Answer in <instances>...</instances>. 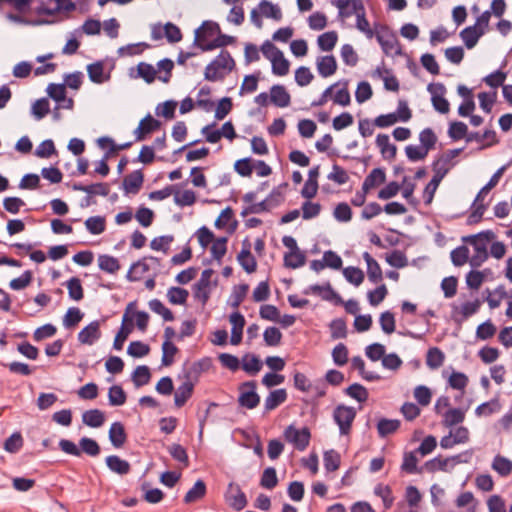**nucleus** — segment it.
I'll return each mask as SVG.
<instances>
[{
  "label": "nucleus",
  "instance_id": "nucleus-1",
  "mask_svg": "<svg viewBox=\"0 0 512 512\" xmlns=\"http://www.w3.org/2000/svg\"><path fill=\"white\" fill-rule=\"evenodd\" d=\"M495 238L494 232L491 230L482 231L475 235L463 237L464 242L469 243L474 250L473 255L469 259L472 268L480 267L489 257L487 250L488 244Z\"/></svg>",
  "mask_w": 512,
  "mask_h": 512
},
{
  "label": "nucleus",
  "instance_id": "nucleus-2",
  "mask_svg": "<svg viewBox=\"0 0 512 512\" xmlns=\"http://www.w3.org/2000/svg\"><path fill=\"white\" fill-rule=\"evenodd\" d=\"M214 273L212 268H205L200 278L191 287L194 299L203 306L209 301L212 289L218 286V278L211 279Z\"/></svg>",
  "mask_w": 512,
  "mask_h": 512
},
{
  "label": "nucleus",
  "instance_id": "nucleus-3",
  "mask_svg": "<svg viewBox=\"0 0 512 512\" xmlns=\"http://www.w3.org/2000/svg\"><path fill=\"white\" fill-rule=\"evenodd\" d=\"M237 403L239 407L253 410L259 406L261 397L257 392V381L248 380L238 386Z\"/></svg>",
  "mask_w": 512,
  "mask_h": 512
},
{
  "label": "nucleus",
  "instance_id": "nucleus-4",
  "mask_svg": "<svg viewBox=\"0 0 512 512\" xmlns=\"http://www.w3.org/2000/svg\"><path fill=\"white\" fill-rule=\"evenodd\" d=\"M356 415L357 411L352 406L338 404L334 408L332 417L334 423L339 428V434L341 436H346L350 434Z\"/></svg>",
  "mask_w": 512,
  "mask_h": 512
},
{
  "label": "nucleus",
  "instance_id": "nucleus-5",
  "mask_svg": "<svg viewBox=\"0 0 512 512\" xmlns=\"http://www.w3.org/2000/svg\"><path fill=\"white\" fill-rule=\"evenodd\" d=\"M283 437L288 443L292 444L296 450L304 451L309 446L312 435L309 427L303 426L302 428H296L292 423L285 428Z\"/></svg>",
  "mask_w": 512,
  "mask_h": 512
},
{
  "label": "nucleus",
  "instance_id": "nucleus-6",
  "mask_svg": "<svg viewBox=\"0 0 512 512\" xmlns=\"http://www.w3.org/2000/svg\"><path fill=\"white\" fill-rule=\"evenodd\" d=\"M285 201V194H267V196L251 205H245L242 208L240 215L246 217L249 214H261L269 212L271 209L278 207Z\"/></svg>",
  "mask_w": 512,
  "mask_h": 512
},
{
  "label": "nucleus",
  "instance_id": "nucleus-7",
  "mask_svg": "<svg viewBox=\"0 0 512 512\" xmlns=\"http://www.w3.org/2000/svg\"><path fill=\"white\" fill-rule=\"evenodd\" d=\"M376 30L375 38L380 44L382 50L387 55H400L401 46L395 34L387 26L379 25Z\"/></svg>",
  "mask_w": 512,
  "mask_h": 512
},
{
  "label": "nucleus",
  "instance_id": "nucleus-8",
  "mask_svg": "<svg viewBox=\"0 0 512 512\" xmlns=\"http://www.w3.org/2000/svg\"><path fill=\"white\" fill-rule=\"evenodd\" d=\"M431 94L434 109L440 113H448V100L445 99L446 87L442 83H430L427 87Z\"/></svg>",
  "mask_w": 512,
  "mask_h": 512
},
{
  "label": "nucleus",
  "instance_id": "nucleus-9",
  "mask_svg": "<svg viewBox=\"0 0 512 512\" xmlns=\"http://www.w3.org/2000/svg\"><path fill=\"white\" fill-rule=\"evenodd\" d=\"M434 175L423 192H436L440 182L448 172V157L442 156L433 164Z\"/></svg>",
  "mask_w": 512,
  "mask_h": 512
},
{
  "label": "nucleus",
  "instance_id": "nucleus-10",
  "mask_svg": "<svg viewBox=\"0 0 512 512\" xmlns=\"http://www.w3.org/2000/svg\"><path fill=\"white\" fill-rule=\"evenodd\" d=\"M101 338L100 321L94 320L84 326L77 335V340L82 345H93Z\"/></svg>",
  "mask_w": 512,
  "mask_h": 512
},
{
  "label": "nucleus",
  "instance_id": "nucleus-11",
  "mask_svg": "<svg viewBox=\"0 0 512 512\" xmlns=\"http://www.w3.org/2000/svg\"><path fill=\"white\" fill-rule=\"evenodd\" d=\"M489 194H476L474 201L471 204V213L467 218L469 224H475L481 221L484 212L490 204L492 198L487 200Z\"/></svg>",
  "mask_w": 512,
  "mask_h": 512
},
{
  "label": "nucleus",
  "instance_id": "nucleus-12",
  "mask_svg": "<svg viewBox=\"0 0 512 512\" xmlns=\"http://www.w3.org/2000/svg\"><path fill=\"white\" fill-rule=\"evenodd\" d=\"M108 439L115 449H121L127 442L128 434L121 421H114L108 430Z\"/></svg>",
  "mask_w": 512,
  "mask_h": 512
},
{
  "label": "nucleus",
  "instance_id": "nucleus-13",
  "mask_svg": "<svg viewBox=\"0 0 512 512\" xmlns=\"http://www.w3.org/2000/svg\"><path fill=\"white\" fill-rule=\"evenodd\" d=\"M305 199L302 202L300 213L304 220H311L319 216L322 210V206L319 202H312L311 200L317 196V194H301Z\"/></svg>",
  "mask_w": 512,
  "mask_h": 512
},
{
  "label": "nucleus",
  "instance_id": "nucleus-14",
  "mask_svg": "<svg viewBox=\"0 0 512 512\" xmlns=\"http://www.w3.org/2000/svg\"><path fill=\"white\" fill-rule=\"evenodd\" d=\"M261 358L252 352H246L241 358V369L250 376H256L263 367Z\"/></svg>",
  "mask_w": 512,
  "mask_h": 512
},
{
  "label": "nucleus",
  "instance_id": "nucleus-15",
  "mask_svg": "<svg viewBox=\"0 0 512 512\" xmlns=\"http://www.w3.org/2000/svg\"><path fill=\"white\" fill-rule=\"evenodd\" d=\"M288 398L287 390L285 388H277L270 390L268 396L264 401L263 414L275 410L281 404H283Z\"/></svg>",
  "mask_w": 512,
  "mask_h": 512
},
{
  "label": "nucleus",
  "instance_id": "nucleus-16",
  "mask_svg": "<svg viewBox=\"0 0 512 512\" xmlns=\"http://www.w3.org/2000/svg\"><path fill=\"white\" fill-rule=\"evenodd\" d=\"M196 382L184 381L174 393V406L182 408L194 393Z\"/></svg>",
  "mask_w": 512,
  "mask_h": 512
},
{
  "label": "nucleus",
  "instance_id": "nucleus-17",
  "mask_svg": "<svg viewBox=\"0 0 512 512\" xmlns=\"http://www.w3.org/2000/svg\"><path fill=\"white\" fill-rule=\"evenodd\" d=\"M140 489L142 491V500L149 504H158L162 502L166 496L163 490L152 487L148 481H143L140 485Z\"/></svg>",
  "mask_w": 512,
  "mask_h": 512
},
{
  "label": "nucleus",
  "instance_id": "nucleus-18",
  "mask_svg": "<svg viewBox=\"0 0 512 512\" xmlns=\"http://www.w3.org/2000/svg\"><path fill=\"white\" fill-rule=\"evenodd\" d=\"M106 414L104 411L93 408L82 413V423L90 428H100L104 425Z\"/></svg>",
  "mask_w": 512,
  "mask_h": 512
},
{
  "label": "nucleus",
  "instance_id": "nucleus-19",
  "mask_svg": "<svg viewBox=\"0 0 512 512\" xmlns=\"http://www.w3.org/2000/svg\"><path fill=\"white\" fill-rule=\"evenodd\" d=\"M105 464L111 472L121 476L127 475L131 471L130 463L115 454L108 455L105 458Z\"/></svg>",
  "mask_w": 512,
  "mask_h": 512
},
{
  "label": "nucleus",
  "instance_id": "nucleus-20",
  "mask_svg": "<svg viewBox=\"0 0 512 512\" xmlns=\"http://www.w3.org/2000/svg\"><path fill=\"white\" fill-rule=\"evenodd\" d=\"M400 426L401 421L399 419H389L384 416L379 417L376 422L378 436L382 439L394 434Z\"/></svg>",
  "mask_w": 512,
  "mask_h": 512
},
{
  "label": "nucleus",
  "instance_id": "nucleus-21",
  "mask_svg": "<svg viewBox=\"0 0 512 512\" xmlns=\"http://www.w3.org/2000/svg\"><path fill=\"white\" fill-rule=\"evenodd\" d=\"M270 101L275 106L284 108L290 105L291 96L283 85L276 84L270 89Z\"/></svg>",
  "mask_w": 512,
  "mask_h": 512
},
{
  "label": "nucleus",
  "instance_id": "nucleus-22",
  "mask_svg": "<svg viewBox=\"0 0 512 512\" xmlns=\"http://www.w3.org/2000/svg\"><path fill=\"white\" fill-rule=\"evenodd\" d=\"M386 175L382 168H374L364 179L362 192H369L371 189L378 188L385 182Z\"/></svg>",
  "mask_w": 512,
  "mask_h": 512
},
{
  "label": "nucleus",
  "instance_id": "nucleus-23",
  "mask_svg": "<svg viewBox=\"0 0 512 512\" xmlns=\"http://www.w3.org/2000/svg\"><path fill=\"white\" fill-rule=\"evenodd\" d=\"M307 262L305 251L299 249L298 252H285L283 256V266L287 269H298Z\"/></svg>",
  "mask_w": 512,
  "mask_h": 512
},
{
  "label": "nucleus",
  "instance_id": "nucleus-24",
  "mask_svg": "<svg viewBox=\"0 0 512 512\" xmlns=\"http://www.w3.org/2000/svg\"><path fill=\"white\" fill-rule=\"evenodd\" d=\"M133 330L134 323L132 321L124 322L122 320L121 325L115 334L112 349L121 351L123 349L124 343L128 339L129 335L133 332Z\"/></svg>",
  "mask_w": 512,
  "mask_h": 512
},
{
  "label": "nucleus",
  "instance_id": "nucleus-25",
  "mask_svg": "<svg viewBox=\"0 0 512 512\" xmlns=\"http://www.w3.org/2000/svg\"><path fill=\"white\" fill-rule=\"evenodd\" d=\"M207 493V485L201 478L197 479L193 486L186 492L184 496V503L190 504L202 499Z\"/></svg>",
  "mask_w": 512,
  "mask_h": 512
},
{
  "label": "nucleus",
  "instance_id": "nucleus-26",
  "mask_svg": "<svg viewBox=\"0 0 512 512\" xmlns=\"http://www.w3.org/2000/svg\"><path fill=\"white\" fill-rule=\"evenodd\" d=\"M68 290V297L73 301H81L84 298V288L82 286V281L77 276H72L68 280H66L63 284Z\"/></svg>",
  "mask_w": 512,
  "mask_h": 512
},
{
  "label": "nucleus",
  "instance_id": "nucleus-27",
  "mask_svg": "<svg viewBox=\"0 0 512 512\" xmlns=\"http://www.w3.org/2000/svg\"><path fill=\"white\" fill-rule=\"evenodd\" d=\"M249 285L247 283L236 284L232 288V293L227 300V305L233 309H238L247 296Z\"/></svg>",
  "mask_w": 512,
  "mask_h": 512
},
{
  "label": "nucleus",
  "instance_id": "nucleus-28",
  "mask_svg": "<svg viewBox=\"0 0 512 512\" xmlns=\"http://www.w3.org/2000/svg\"><path fill=\"white\" fill-rule=\"evenodd\" d=\"M131 381L133 382L136 388H140L144 385H147L152 377L151 369L147 365H138L131 372Z\"/></svg>",
  "mask_w": 512,
  "mask_h": 512
},
{
  "label": "nucleus",
  "instance_id": "nucleus-29",
  "mask_svg": "<svg viewBox=\"0 0 512 512\" xmlns=\"http://www.w3.org/2000/svg\"><path fill=\"white\" fill-rule=\"evenodd\" d=\"M97 262L99 269L108 274H116L121 269L118 258L109 254H100Z\"/></svg>",
  "mask_w": 512,
  "mask_h": 512
},
{
  "label": "nucleus",
  "instance_id": "nucleus-30",
  "mask_svg": "<svg viewBox=\"0 0 512 512\" xmlns=\"http://www.w3.org/2000/svg\"><path fill=\"white\" fill-rule=\"evenodd\" d=\"M484 34L483 29L474 25L466 27L460 33V37L468 49L476 46L481 36Z\"/></svg>",
  "mask_w": 512,
  "mask_h": 512
},
{
  "label": "nucleus",
  "instance_id": "nucleus-31",
  "mask_svg": "<svg viewBox=\"0 0 512 512\" xmlns=\"http://www.w3.org/2000/svg\"><path fill=\"white\" fill-rule=\"evenodd\" d=\"M317 70L318 73L327 78L333 75L337 70V62L333 55H327L319 57L317 60Z\"/></svg>",
  "mask_w": 512,
  "mask_h": 512
},
{
  "label": "nucleus",
  "instance_id": "nucleus-32",
  "mask_svg": "<svg viewBox=\"0 0 512 512\" xmlns=\"http://www.w3.org/2000/svg\"><path fill=\"white\" fill-rule=\"evenodd\" d=\"M166 297L171 305L184 306L187 304L189 291L180 286H171L167 290Z\"/></svg>",
  "mask_w": 512,
  "mask_h": 512
},
{
  "label": "nucleus",
  "instance_id": "nucleus-33",
  "mask_svg": "<svg viewBox=\"0 0 512 512\" xmlns=\"http://www.w3.org/2000/svg\"><path fill=\"white\" fill-rule=\"evenodd\" d=\"M107 397L108 404L112 407L122 406L127 401V393L120 384H113L110 386Z\"/></svg>",
  "mask_w": 512,
  "mask_h": 512
},
{
  "label": "nucleus",
  "instance_id": "nucleus-34",
  "mask_svg": "<svg viewBox=\"0 0 512 512\" xmlns=\"http://www.w3.org/2000/svg\"><path fill=\"white\" fill-rule=\"evenodd\" d=\"M418 452L416 450L405 452L403 455V462L401 464V470L408 474H418L421 473L424 469V465L422 467H418V458L416 456Z\"/></svg>",
  "mask_w": 512,
  "mask_h": 512
},
{
  "label": "nucleus",
  "instance_id": "nucleus-35",
  "mask_svg": "<svg viewBox=\"0 0 512 512\" xmlns=\"http://www.w3.org/2000/svg\"><path fill=\"white\" fill-rule=\"evenodd\" d=\"M143 178L144 176L141 170H135L124 177L120 188L125 192H131L132 190L137 191L142 187Z\"/></svg>",
  "mask_w": 512,
  "mask_h": 512
},
{
  "label": "nucleus",
  "instance_id": "nucleus-36",
  "mask_svg": "<svg viewBox=\"0 0 512 512\" xmlns=\"http://www.w3.org/2000/svg\"><path fill=\"white\" fill-rule=\"evenodd\" d=\"M343 393L359 403H364L369 398L368 389L358 382H354L347 386L343 390Z\"/></svg>",
  "mask_w": 512,
  "mask_h": 512
},
{
  "label": "nucleus",
  "instance_id": "nucleus-37",
  "mask_svg": "<svg viewBox=\"0 0 512 512\" xmlns=\"http://www.w3.org/2000/svg\"><path fill=\"white\" fill-rule=\"evenodd\" d=\"M84 313L80 308L69 307L62 318V325L65 329H74L83 319Z\"/></svg>",
  "mask_w": 512,
  "mask_h": 512
},
{
  "label": "nucleus",
  "instance_id": "nucleus-38",
  "mask_svg": "<svg viewBox=\"0 0 512 512\" xmlns=\"http://www.w3.org/2000/svg\"><path fill=\"white\" fill-rule=\"evenodd\" d=\"M82 453L90 457H97L101 453V447L95 439L83 436L79 440V456Z\"/></svg>",
  "mask_w": 512,
  "mask_h": 512
},
{
  "label": "nucleus",
  "instance_id": "nucleus-39",
  "mask_svg": "<svg viewBox=\"0 0 512 512\" xmlns=\"http://www.w3.org/2000/svg\"><path fill=\"white\" fill-rule=\"evenodd\" d=\"M351 366L353 369L357 370L359 375L368 382L380 381L382 377L374 372L365 370V362L361 356H354L351 359Z\"/></svg>",
  "mask_w": 512,
  "mask_h": 512
},
{
  "label": "nucleus",
  "instance_id": "nucleus-40",
  "mask_svg": "<svg viewBox=\"0 0 512 512\" xmlns=\"http://www.w3.org/2000/svg\"><path fill=\"white\" fill-rule=\"evenodd\" d=\"M332 216L339 223H348L352 220L353 210L349 203L342 201L334 206Z\"/></svg>",
  "mask_w": 512,
  "mask_h": 512
},
{
  "label": "nucleus",
  "instance_id": "nucleus-41",
  "mask_svg": "<svg viewBox=\"0 0 512 512\" xmlns=\"http://www.w3.org/2000/svg\"><path fill=\"white\" fill-rule=\"evenodd\" d=\"M342 273L345 280L355 287H359L365 279L364 271L357 266H347L342 269Z\"/></svg>",
  "mask_w": 512,
  "mask_h": 512
},
{
  "label": "nucleus",
  "instance_id": "nucleus-42",
  "mask_svg": "<svg viewBox=\"0 0 512 512\" xmlns=\"http://www.w3.org/2000/svg\"><path fill=\"white\" fill-rule=\"evenodd\" d=\"M385 261L388 265L395 269L405 268L409 264L405 252L399 249H394L389 253H386Z\"/></svg>",
  "mask_w": 512,
  "mask_h": 512
},
{
  "label": "nucleus",
  "instance_id": "nucleus-43",
  "mask_svg": "<svg viewBox=\"0 0 512 512\" xmlns=\"http://www.w3.org/2000/svg\"><path fill=\"white\" fill-rule=\"evenodd\" d=\"M228 240V236H219L211 245L210 253L212 259H215L218 264H221L223 257L227 253Z\"/></svg>",
  "mask_w": 512,
  "mask_h": 512
},
{
  "label": "nucleus",
  "instance_id": "nucleus-44",
  "mask_svg": "<svg viewBox=\"0 0 512 512\" xmlns=\"http://www.w3.org/2000/svg\"><path fill=\"white\" fill-rule=\"evenodd\" d=\"M84 225L90 234L99 235L106 229V218L101 215L90 216L85 220Z\"/></svg>",
  "mask_w": 512,
  "mask_h": 512
},
{
  "label": "nucleus",
  "instance_id": "nucleus-45",
  "mask_svg": "<svg viewBox=\"0 0 512 512\" xmlns=\"http://www.w3.org/2000/svg\"><path fill=\"white\" fill-rule=\"evenodd\" d=\"M278 483L279 480L275 467L268 466L264 468L260 477L259 485L264 489L272 490L278 485Z\"/></svg>",
  "mask_w": 512,
  "mask_h": 512
},
{
  "label": "nucleus",
  "instance_id": "nucleus-46",
  "mask_svg": "<svg viewBox=\"0 0 512 512\" xmlns=\"http://www.w3.org/2000/svg\"><path fill=\"white\" fill-rule=\"evenodd\" d=\"M379 325L386 335H391L396 331L395 314L390 310H385L379 315Z\"/></svg>",
  "mask_w": 512,
  "mask_h": 512
},
{
  "label": "nucleus",
  "instance_id": "nucleus-47",
  "mask_svg": "<svg viewBox=\"0 0 512 512\" xmlns=\"http://www.w3.org/2000/svg\"><path fill=\"white\" fill-rule=\"evenodd\" d=\"M318 296H320L322 300L331 302L335 306L341 303V295L333 288L329 281L320 284Z\"/></svg>",
  "mask_w": 512,
  "mask_h": 512
},
{
  "label": "nucleus",
  "instance_id": "nucleus-48",
  "mask_svg": "<svg viewBox=\"0 0 512 512\" xmlns=\"http://www.w3.org/2000/svg\"><path fill=\"white\" fill-rule=\"evenodd\" d=\"M23 436L20 431H14L3 442V449L11 454H15L23 447Z\"/></svg>",
  "mask_w": 512,
  "mask_h": 512
},
{
  "label": "nucleus",
  "instance_id": "nucleus-49",
  "mask_svg": "<svg viewBox=\"0 0 512 512\" xmlns=\"http://www.w3.org/2000/svg\"><path fill=\"white\" fill-rule=\"evenodd\" d=\"M150 345L141 340L131 341L127 347V354L135 359H140L150 353Z\"/></svg>",
  "mask_w": 512,
  "mask_h": 512
},
{
  "label": "nucleus",
  "instance_id": "nucleus-50",
  "mask_svg": "<svg viewBox=\"0 0 512 512\" xmlns=\"http://www.w3.org/2000/svg\"><path fill=\"white\" fill-rule=\"evenodd\" d=\"M324 468L327 472H334L339 469L341 455L334 449L326 450L323 453Z\"/></svg>",
  "mask_w": 512,
  "mask_h": 512
},
{
  "label": "nucleus",
  "instance_id": "nucleus-51",
  "mask_svg": "<svg viewBox=\"0 0 512 512\" xmlns=\"http://www.w3.org/2000/svg\"><path fill=\"white\" fill-rule=\"evenodd\" d=\"M373 492L376 496L382 499L385 510H388L392 507L395 498L392 494V489L389 485H383L382 483H378L374 487Z\"/></svg>",
  "mask_w": 512,
  "mask_h": 512
},
{
  "label": "nucleus",
  "instance_id": "nucleus-52",
  "mask_svg": "<svg viewBox=\"0 0 512 512\" xmlns=\"http://www.w3.org/2000/svg\"><path fill=\"white\" fill-rule=\"evenodd\" d=\"M376 144L380 148L381 154L384 158L389 159L395 157L397 148L394 144L390 143V139L387 134H378Z\"/></svg>",
  "mask_w": 512,
  "mask_h": 512
},
{
  "label": "nucleus",
  "instance_id": "nucleus-53",
  "mask_svg": "<svg viewBox=\"0 0 512 512\" xmlns=\"http://www.w3.org/2000/svg\"><path fill=\"white\" fill-rule=\"evenodd\" d=\"M133 216L142 227L147 228L152 225L155 218V213L151 208L142 204L137 208Z\"/></svg>",
  "mask_w": 512,
  "mask_h": 512
},
{
  "label": "nucleus",
  "instance_id": "nucleus-54",
  "mask_svg": "<svg viewBox=\"0 0 512 512\" xmlns=\"http://www.w3.org/2000/svg\"><path fill=\"white\" fill-rule=\"evenodd\" d=\"M283 334L276 326H269L263 332V341L268 347H277L281 344Z\"/></svg>",
  "mask_w": 512,
  "mask_h": 512
},
{
  "label": "nucleus",
  "instance_id": "nucleus-55",
  "mask_svg": "<svg viewBox=\"0 0 512 512\" xmlns=\"http://www.w3.org/2000/svg\"><path fill=\"white\" fill-rule=\"evenodd\" d=\"M33 279V272L31 270H25L19 277L10 280L9 288L14 291L24 290L31 285Z\"/></svg>",
  "mask_w": 512,
  "mask_h": 512
},
{
  "label": "nucleus",
  "instance_id": "nucleus-56",
  "mask_svg": "<svg viewBox=\"0 0 512 512\" xmlns=\"http://www.w3.org/2000/svg\"><path fill=\"white\" fill-rule=\"evenodd\" d=\"M445 354L438 347H430L426 354V365L430 369L439 368L444 362Z\"/></svg>",
  "mask_w": 512,
  "mask_h": 512
},
{
  "label": "nucleus",
  "instance_id": "nucleus-57",
  "mask_svg": "<svg viewBox=\"0 0 512 512\" xmlns=\"http://www.w3.org/2000/svg\"><path fill=\"white\" fill-rule=\"evenodd\" d=\"M492 469L495 470L500 476L506 477L512 472V461L498 454L493 459Z\"/></svg>",
  "mask_w": 512,
  "mask_h": 512
},
{
  "label": "nucleus",
  "instance_id": "nucleus-58",
  "mask_svg": "<svg viewBox=\"0 0 512 512\" xmlns=\"http://www.w3.org/2000/svg\"><path fill=\"white\" fill-rule=\"evenodd\" d=\"M278 53L279 54L276 53V56L270 60L272 63V72L277 76H285L289 72L290 63L284 57L283 52Z\"/></svg>",
  "mask_w": 512,
  "mask_h": 512
},
{
  "label": "nucleus",
  "instance_id": "nucleus-59",
  "mask_svg": "<svg viewBox=\"0 0 512 512\" xmlns=\"http://www.w3.org/2000/svg\"><path fill=\"white\" fill-rule=\"evenodd\" d=\"M348 354V348L344 343L340 342L336 344L331 352L333 363L337 367L345 366L349 360Z\"/></svg>",
  "mask_w": 512,
  "mask_h": 512
},
{
  "label": "nucleus",
  "instance_id": "nucleus-60",
  "mask_svg": "<svg viewBox=\"0 0 512 512\" xmlns=\"http://www.w3.org/2000/svg\"><path fill=\"white\" fill-rule=\"evenodd\" d=\"M387 295H388L387 286H386V284L381 283L375 289L369 290L367 292V300L371 306L376 307L384 301V299L386 298Z\"/></svg>",
  "mask_w": 512,
  "mask_h": 512
},
{
  "label": "nucleus",
  "instance_id": "nucleus-61",
  "mask_svg": "<svg viewBox=\"0 0 512 512\" xmlns=\"http://www.w3.org/2000/svg\"><path fill=\"white\" fill-rule=\"evenodd\" d=\"M365 356L372 362L382 361L386 354V347L384 344L374 342L365 347Z\"/></svg>",
  "mask_w": 512,
  "mask_h": 512
},
{
  "label": "nucleus",
  "instance_id": "nucleus-62",
  "mask_svg": "<svg viewBox=\"0 0 512 512\" xmlns=\"http://www.w3.org/2000/svg\"><path fill=\"white\" fill-rule=\"evenodd\" d=\"M259 8L261 14L266 18H271L276 21H279L282 18L281 9L277 5L271 3L268 0H262L259 3Z\"/></svg>",
  "mask_w": 512,
  "mask_h": 512
},
{
  "label": "nucleus",
  "instance_id": "nucleus-63",
  "mask_svg": "<svg viewBox=\"0 0 512 512\" xmlns=\"http://www.w3.org/2000/svg\"><path fill=\"white\" fill-rule=\"evenodd\" d=\"M500 409H501V404L499 402V399L498 398H493L490 401H487V402H484V403L480 404L475 409V414L478 417L490 416V415H492V414H494L496 412H499Z\"/></svg>",
  "mask_w": 512,
  "mask_h": 512
},
{
  "label": "nucleus",
  "instance_id": "nucleus-64",
  "mask_svg": "<svg viewBox=\"0 0 512 512\" xmlns=\"http://www.w3.org/2000/svg\"><path fill=\"white\" fill-rule=\"evenodd\" d=\"M193 236L197 237L198 243L203 250H205L210 243H213L217 238L214 232L208 228L206 225L201 226L194 233Z\"/></svg>",
  "mask_w": 512,
  "mask_h": 512
}]
</instances>
